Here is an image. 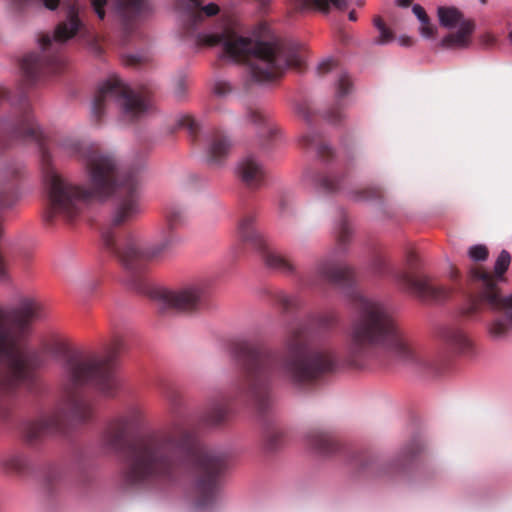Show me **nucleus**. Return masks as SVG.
Listing matches in <instances>:
<instances>
[{"label":"nucleus","mask_w":512,"mask_h":512,"mask_svg":"<svg viewBox=\"0 0 512 512\" xmlns=\"http://www.w3.org/2000/svg\"><path fill=\"white\" fill-rule=\"evenodd\" d=\"M2 130L12 140L34 143L38 147L47 194L44 214L47 223L53 224L56 219L73 223L92 200L106 201L116 196L118 202L110 225L102 231V240L106 249L129 273L130 287L138 293L151 294L162 310L191 313L204 305L208 295L205 282L187 284L178 289L152 290L145 276L148 264L164 260L176 244L174 230L182 227L186 221L183 209L178 206L166 209V227L159 243L147 244L133 234L120 236L116 227L134 221L142 212L139 178L135 172L123 171L115 155L96 144H83L76 139L64 138L58 141L57 148L83 163L88 185L75 184L62 177L53 166L48 140L35 123L25 96L19 100L17 117L5 120Z\"/></svg>","instance_id":"obj_1"},{"label":"nucleus","mask_w":512,"mask_h":512,"mask_svg":"<svg viewBox=\"0 0 512 512\" xmlns=\"http://www.w3.org/2000/svg\"><path fill=\"white\" fill-rule=\"evenodd\" d=\"M144 425V410L132 405L112 419L102 435L105 448L125 454L124 485L133 489H157L175 483L193 469L194 505L200 509L213 507L220 497L227 455L201 447L186 421L180 418L129 441V436Z\"/></svg>","instance_id":"obj_2"},{"label":"nucleus","mask_w":512,"mask_h":512,"mask_svg":"<svg viewBox=\"0 0 512 512\" xmlns=\"http://www.w3.org/2000/svg\"><path fill=\"white\" fill-rule=\"evenodd\" d=\"M306 324H300L287 333L284 350L274 351L264 344L241 340L234 344V355L241 367V377L235 384L240 396L251 400L260 411L271 403V382L282 377L294 386L305 388L321 380L337 368L334 351L324 345L310 346L309 328L330 331L338 324L335 311L311 313Z\"/></svg>","instance_id":"obj_3"},{"label":"nucleus","mask_w":512,"mask_h":512,"mask_svg":"<svg viewBox=\"0 0 512 512\" xmlns=\"http://www.w3.org/2000/svg\"><path fill=\"white\" fill-rule=\"evenodd\" d=\"M316 275L320 281L345 290L356 312L347 334L346 360L349 365L388 364L394 359L404 364L427 366L422 354L399 330L389 309L355 288L353 268L334 259H322L316 266Z\"/></svg>","instance_id":"obj_4"},{"label":"nucleus","mask_w":512,"mask_h":512,"mask_svg":"<svg viewBox=\"0 0 512 512\" xmlns=\"http://www.w3.org/2000/svg\"><path fill=\"white\" fill-rule=\"evenodd\" d=\"M122 338L115 337L108 348L107 357L99 358L82 351L67 352L61 365V389L64 408H57L36 420L22 425V436L26 443L35 445L49 434L61 430L65 418L85 422L93 417L92 402L81 392L84 386H92L106 397H114L118 391V380L109 365L124 350Z\"/></svg>","instance_id":"obj_5"},{"label":"nucleus","mask_w":512,"mask_h":512,"mask_svg":"<svg viewBox=\"0 0 512 512\" xmlns=\"http://www.w3.org/2000/svg\"><path fill=\"white\" fill-rule=\"evenodd\" d=\"M200 45H221L223 55L236 63L246 64L254 81L272 82L283 76L288 68L301 70L303 59L298 49L286 42L253 41L232 29L218 34L197 35Z\"/></svg>","instance_id":"obj_6"},{"label":"nucleus","mask_w":512,"mask_h":512,"mask_svg":"<svg viewBox=\"0 0 512 512\" xmlns=\"http://www.w3.org/2000/svg\"><path fill=\"white\" fill-rule=\"evenodd\" d=\"M511 263V255L502 250L498 255L493 272L476 266L470 270L468 282L472 290L463 314L476 317L484 311L492 312L496 318L489 326L493 338H502L512 328V294L504 296L498 286L505 281V272Z\"/></svg>","instance_id":"obj_7"},{"label":"nucleus","mask_w":512,"mask_h":512,"mask_svg":"<svg viewBox=\"0 0 512 512\" xmlns=\"http://www.w3.org/2000/svg\"><path fill=\"white\" fill-rule=\"evenodd\" d=\"M82 26L78 9L73 5L69 8L67 19L56 26L52 36H41V51L28 53L21 59L22 84L29 87L39 81L45 73H60L66 63L62 55L63 44L73 38Z\"/></svg>","instance_id":"obj_8"},{"label":"nucleus","mask_w":512,"mask_h":512,"mask_svg":"<svg viewBox=\"0 0 512 512\" xmlns=\"http://www.w3.org/2000/svg\"><path fill=\"white\" fill-rule=\"evenodd\" d=\"M112 105H116L119 115L126 122L144 117L151 109L146 94L134 91L120 78L111 77L98 88L91 107V118L100 124Z\"/></svg>","instance_id":"obj_9"},{"label":"nucleus","mask_w":512,"mask_h":512,"mask_svg":"<svg viewBox=\"0 0 512 512\" xmlns=\"http://www.w3.org/2000/svg\"><path fill=\"white\" fill-rule=\"evenodd\" d=\"M237 231L242 243L262 254L263 261L268 268L287 275L295 272V266L289 258L268 247L264 235L256 226L254 214L243 215L239 220Z\"/></svg>","instance_id":"obj_10"},{"label":"nucleus","mask_w":512,"mask_h":512,"mask_svg":"<svg viewBox=\"0 0 512 512\" xmlns=\"http://www.w3.org/2000/svg\"><path fill=\"white\" fill-rule=\"evenodd\" d=\"M409 271H399L393 274L396 283L405 291H408L423 301H440L450 295V290L425 274H416L417 255H407Z\"/></svg>","instance_id":"obj_11"},{"label":"nucleus","mask_w":512,"mask_h":512,"mask_svg":"<svg viewBox=\"0 0 512 512\" xmlns=\"http://www.w3.org/2000/svg\"><path fill=\"white\" fill-rule=\"evenodd\" d=\"M438 17L441 26L454 28L459 25L457 32L449 33L442 41L441 46L445 49H464L471 43V35L474 32L475 24L470 19H464L462 13L455 7H439Z\"/></svg>","instance_id":"obj_12"},{"label":"nucleus","mask_w":512,"mask_h":512,"mask_svg":"<svg viewBox=\"0 0 512 512\" xmlns=\"http://www.w3.org/2000/svg\"><path fill=\"white\" fill-rule=\"evenodd\" d=\"M237 179L247 188L259 189L265 181L266 170L254 156L247 155L239 160L235 168Z\"/></svg>","instance_id":"obj_13"},{"label":"nucleus","mask_w":512,"mask_h":512,"mask_svg":"<svg viewBox=\"0 0 512 512\" xmlns=\"http://www.w3.org/2000/svg\"><path fill=\"white\" fill-rule=\"evenodd\" d=\"M26 172L22 163H11L6 166L1 179L7 184L0 185V211L13 208L19 200V195L12 182L21 179Z\"/></svg>","instance_id":"obj_14"},{"label":"nucleus","mask_w":512,"mask_h":512,"mask_svg":"<svg viewBox=\"0 0 512 512\" xmlns=\"http://www.w3.org/2000/svg\"><path fill=\"white\" fill-rule=\"evenodd\" d=\"M193 9L187 10L182 16V29L185 35L192 36L196 33L205 16H215L219 13V7L215 3L201 6L202 0H189Z\"/></svg>","instance_id":"obj_15"},{"label":"nucleus","mask_w":512,"mask_h":512,"mask_svg":"<svg viewBox=\"0 0 512 512\" xmlns=\"http://www.w3.org/2000/svg\"><path fill=\"white\" fill-rule=\"evenodd\" d=\"M232 144L231 140L220 130H213L208 137L207 160L211 165H222L227 159Z\"/></svg>","instance_id":"obj_16"},{"label":"nucleus","mask_w":512,"mask_h":512,"mask_svg":"<svg viewBox=\"0 0 512 512\" xmlns=\"http://www.w3.org/2000/svg\"><path fill=\"white\" fill-rule=\"evenodd\" d=\"M352 89V82L346 73H341L336 83L335 103L327 111L326 118L332 124H339L345 118L344 109L346 102L343 98L349 94Z\"/></svg>","instance_id":"obj_17"},{"label":"nucleus","mask_w":512,"mask_h":512,"mask_svg":"<svg viewBox=\"0 0 512 512\" xmlns=\"http://www.w3.org/2000/svg\"><path fill=\"white\" fill-rule=\"evenodd\" d=\"M248 117L253 123L260 125L258 136L263 147H268L277 139L279 134L278 127L261 111L250 109L248 111Z\"/></svg>","instance_id":"obj_18"},{"label":"nucleus","mask_w":512,"mask_h":512,"mask_svg":"<svg viewBox=\"0 0 512 512\" xmlns=\"http://www.w3.org/2000/svg\"><path fill=\"white\" fill-rule=\"evenodd\" d=\"M443 340L453 349L468 353L472 348V342L467 334L458 327H447L442 331Z\"/></svg>","instance_id":"obj_19"},{"label":"nucleus","mask_w":512,"mask_h":512,"mask_svg":"<svg viewBox=\"0 0 512 512\" xmlns=\"http://www.w3.org/2000/svg\"><path fill=\"white\" fill-rule=\"evenodd\" d=\"M307 441L311 448L321 454L332 453L338 447V443L332 435L320 430L310 431L307 435Z\"/></svg>","instance_id":"obj_20"},{"label":"nucleus","mask_w":512,"mask_h":512,"mask_svg":"<svg viewBox=\"0 0 512 512\" xmlns=\"http://www.w3.org/2000/svg\"><path fill=\"white\" fill-rule=\"evenodd\" d=\"M300 144L307 149H315L321 158H329L333 155L332 149L325 143L322 136L315 132L309 131L300 138Z\"/></svg>","instance_id":"obj_21"},{"label":"nucleus","mask_w":512,"mask_h":512,"mask_svg":"<svg viewBox=\"0 0 512 512\" xmlns=\"http://www.w3.org/2000/svg\"><path fill=\"white\" fill-rule=\"evenodd\" d=\"M229 411L225 399L214 401L205 415V421L210 425H219L226 420Z\"/></svg>","instance_id":"obj_22"},{"label":"nucleus","mask_w":512,"mask_h":512,"mask_svg":"<svg viewBox=\"0 0 512 512\" xmlns=\"http://www.w3.org/2000/svg\"><path fill=\"white\" fill-rule=\"evenodd\" d=\"M298 9H317L328 11L329 5L333 4L337 9L344 10L347 7L346 0H293Z\"/></svg>","instance_id":"obj_23"},{"label":"nucleus","mask_w":512,"mask_h":512,"mask_svg":"<svg viewBox=\"0 0 512 512\" xmlns=\"http://www.w3.org/2000/svg\"><path fill=\"white\" fill-rule=\"evenodd\" d=\"M271 298L281 306L284 312L298 310L302 306V300L297 295H288L281 290L271 292Z\"/></svg>","instance_id":"obj_24"},{"label":"nucleus","mask_w":512,"mask_h":512,"mask_svg":"<svg viewBox=\"0 0 512 512\" xmlns=\"http://www.w3.org/2000/svg\"><path fill=\"white\" fill-rule=\"evenodd\" d=\"M384 191L380 187H365L350 193L352 200L357 202H382L384 200Z\"/></svg>","instance_id":"obj_25"},{"label":"nucleus","mask_w":512,"mask_h":512,"mask_svg":"<svg viewBox=\"0 0 512 512\" xmlns=\"http://www.w3.org/2000/svg\"><path fill=\"white\" fill-rule=\"evenodd\" d=\"M316 182L323 191L336 192L342 188L344 177H340L332 172H327L318 175Z\"/></svg>","instance_id":"obj_26"},{"label":"nucleus","mask_w":512,"mask_h":512,"mask_svg":"<svg viewBox=\"0 0 512 512\" xmlns=\"http://www.w3.org/2000/svg\"><path fill=\"white\" fill-rule=\"evenodd\" d=\"M120 8L128 20L140 17L147 8L145 0H120Z\"/></svg>","instance_id":"obj_27"},{"label":"nucleus","mask_w":512,"mask_h":512,"mask_svg":"<svg viewBox=\"0 0 512 512\" xmlns=\"http://www.w3.org/2000/svg\"><path fill=\"white\" fill-rule=\"evenodd\" d=\"M1 465L6 472L22 473L27 468V459L22 454H10L1 460Z\"/></svg>","instance_id":"obj_28"},{"label":"nucleus","mask_w":512,"mask_h":512,"mask_svg":"<svg viewBox=\"0 0 512 512\" xmlns=\"http://www.w3.org/2000/svg\"><path fill=\"white\" fill-rule=\"evenodd\" d=\"M352 232L345 218H342L336 230V252H345L351 240Z\"/></svg>","instance_id":"obj_29"},{"label":"nucleus","mask_w":512,"mask_h":512,"mask_svg":"<svg viewBox=\"0 0 512 512\" xmlns=\"http://www.w3.org/2000/svg\"><path fill=\"white\" fill-rule=\"evenodd\" d=\"M413 13L421 22L420 32L426 38H432L435 34L436 28L430 23L429 17L424 8L418 4L413 6Z\"/></svg>","instance_id":"obj_30"},{"label":"nucleus","mask_w":512,"mask_h":512,"mask_svg":"<svg viewBox=\"0 0 512 512\" xmlns=\"http://www.w3.org/2000/svg\"><path fill=\"white\" fill-rule=\"evenodd\" d=\"M374 25L380 33L379 37L375 40V43L384 45L394 40L393 31L385 25L381 17L377 16L374 18Z\"/></svg>","instance_id":"obj_31"},{"label":"nucleus","mask_w":512,"mask_h":512,"mask_svg":"<svg viewBox=\"0 0 512 512\" xmlns=\"http://www.w3.org/2000/svg\"><path fill=\"white\" fill-rule=\"evenodd\" d=\"M371 269L372 271L380 276L386 275L389 273V268L387 261L382 255H375L371 261Z\"/></svg>","instance_id":"obj_32"},{"label":"nucleus","mask_w":512,"mask_h":512,"mask_svg":"<svg viewBox=\"0 0 512 512\" xmlns=\"http://www.w3.org/2000/svg\"><path fill=\"white\" fill-rule=\"evenodd\" d=\"M177 124L180 128L187 129L191 135H193V136L197 135V132L199 130V125L193 117H191L189 115L181 116L178 119Z\"/></svg>","instance_id":"obj_33"},{"label":"nucleus","mask_w":512,"mask_h":512,"mask_svg":"<svg viewBox=\"0 0 512 512\" xmlns=\"http://www.w3.org/2000/svg\"><path fill=\"white\" fill-rule=\"evenodd\" d=\"M424 446L422 441L419 438L413 439L409 444H407L404 448V457L406 459H411L419 454L423 450Z\"/></svg>","instance_id":"obj_34"},{"label":"nucleus","mask_w":512,"mask_h":512,"mask_svg":"<svg viewBox=\"0 0 512 512\" xmlns=\"http://www.w3.org/2000/svg\"><path fill=\"white\" fill-rule=\"evenodd\" d=\"M189 87V81L185 76H180L175 80L174 83V95L178 100L185 98L187 89Z\"/></svg>","instance_id":"obj_35"},{"label":"nucleus","mask_w":512,"mask_h":512,"mask_svg":"<svg viewBox=\"0 0 512 512\" xmlns=\"http://www.w3.org/2000/svg\"><path fill=\"white\" fill-rule=\"evenodd\" d=\"M488 254V249L484 245H475L469 249V256L475 261L486 260Z\"/></svg>","instance_id":"obj_36"},{"label":"nucleus","mask_w":512,"mask_h":512,"mask_svg":"<svg viewBox=\"0 0 512 512\" xmlns=\"http://www.w3.org/2000/svg\"><path fill=\"white\" fill-rule=\"evenodd\" d=\"M266 442L269 449H275L281 440L282 434L276 429L269 430L266 434Z\"/></svg>","instance_id":"obj_37"},{"label":"nucleus","mask_w":512,"mask_h":512,"mask_svg":"<svg viewBox=\"0 0 512 512\" xmlns=\"http://www.w3.org/2000/svg\"><path fill=\"white\" fill-rule=\"evenodd\" d=\"M62 478V472L56 468H50L45 476V481L48 486H52L55 482Z\"/></svg>","instance_id":"obj_38"},{"label":"nucleus","mask_w":512,"mask_h":512,"mask_svg":"<svg viewBox=\"0 0 512 512\" xmlns=\"http://www.w3.org/2000/svg\"><path fill=\"white\" fill-rule=\"evenodd\" d=\"M232 91V86L226 81H217L214 85V92L219 96H225Z\"/></svg>","instance_id":"obj_39"},{"label":"nucleus","mask_w":512,"mask_h":512,"mask_svg":"<svg viewBox=\"0 0 512 512\" xmlns=\"http://www.w3.org/2000/svg\"><path fill=\"white\" fill-rule=\"evenodd\" d=\"M107 0H91V5L100 20L105 17V6Z\"/></svg>","instance_id":"obj_40"},{"label":"nucleus","mask_w":512,"mask_h":512,"mask_svg":"<svg viewBox=\"0 0 512 512\" xmlns=\"http://www.w3.org/2000/svg\"><path fill=\"white\" fill-rule=\"evenodd\" d=\"M298 114L303 117L306 121H311L312 109L308 103H301L297 107Z\"/></svg>","instance_id":"obj_41"},{"label":"nucleus","mask_w":512,"mask_h":512,"mask_svg":"<svg viewBox=\"0 0 512 512\" xmlns=\"http://www.w3.org/2000/svg\"><path fill=\"white\" fill-rule=\"evenodd\" d=\"M336 66V62L334 60H326V61H323L319 64L318 66V73L320 75H324L328 72H330L331 70H333V68Z\"/></svg>","instance_id":"obj_42"},{"label":"nucleus","mask_w":512,"mask_h":512,"mask_svg":"<svg viewBox=\"0 0 512 512\" xmlns=\"http://www.w3.org/2000/svg\"><path fill=\"white\" fill-rule=\"evenodd\" d=\"M481 41H482V44H483V45H485V46H487V47H490V46H492V45H494V44H495L496 39H495V37H494L493 35H491V34H485V35L482 37Z\"/></svg>","instance_id":"obj_43"},{"label":"nucleus","mask_w":512,"mask_h":512,"mask_svg":"<svg viewBox=\"0 0 512 512\" xmlns=\"http://www.w3.org/2000/svg\"><path fill=\"white\" fill-rule=\"evenodd\" d=\"M44 6L49 10H56L59 6L60 0H42Z\"/></svg>","instance_id":"obj_44"},{"label":"nucleus","mask_w":512,"mask_h":512,"mask_svg":"<svg viewBox=\"0 0 512 512\" xmlns=\"http://www.w3.org/2000/svg\"><path fill=\"white\" fill-rule=\"evenodd\" d=\"M140 58L138 56H135V55H130L127 57V64L129 65H137L140 63Z\"/></svg>","instance_id":"obj_45"},{"label":"nucleus","mask_w":512,"mask_h":512,"mask_svg":"<svg viewBox=\"0 0 512 512\" xmlns=\"http://www.w3.org/2000/svg\"><path fill=\"white\" fill-rule=\"evenodd\" d=\"M399 41L402 46H410L413 43L410 37H401Z\"/></svg>","instance_id":"obj_46"},{"label":"nucleus","mask_w":512,"mask_h":512,"mask_svg":"<svg viewBox=\"0 0 512 512\" xmlns=\"http://www.w3.org/2000/svg\"><path fill=\"white\" fill-rule=\"evenodd\" d=\"M412 2L413 0H397V4L401 7H408Z\"/></svg>","instance_id":"obj_47"},{"label":"nucleus","mask_w":512,"mask_h":512,"mask_svg":"<svg viewBox=\"0 0 512 512\" xmlns=\"http://www.w3.org/2000/svg\"><path fill=\"white\" fill-rule=\"evenodd\" d=\"M8 96V91L5 88L0 87V103L5 100Z\"/></svg>","instance_id":"obj_48"},{"label":"nucleus","mask_w":512,"mask_h":512,"mask_svg":"<svg viewBox=\"0 0 512 512\" xmlns=\"http://www.w3.org/2000/svg\"><path fill=\"white\" fill-rule=\"evenodd\" d=\"M348 18L351 21H356L357 20L356 12L354 10L350 11L348 14Z\"/></svg>","instance_id":"obj_49"},{"label":"nucleus","mask_w":512,"mask_h":512,"mask_svg":"<svg viewBox=\"0 0 512 512\" xmlns=\"http://www.w3.org/2000/svg\"><path fill=\"white\" fill-rule=\"evenodd\" d=\"M303 284L307 286H312L314 283L310 282L308 279H303Z\"/></svg>","instance_id":"obj_50"},{"label":"nucleus","mask_w":512,"mask_h":512,"mask_svg":"<svg viewBox=\"0 0 512 512\" xmlns=\"http://www.w3.org/2000/svg\"><path fill=\"white\" fill-rule=\"evenodd\" d=\"M457 276H458V271L454 269V270L451 272V278L455 279Z\"/></svg>","instance_id":"obj_51"},{"label":"nucleus","mask_w":512,"mask_h":512,"mask_svg":"<svg viewBox=\"0 0 512 512\" xmlns=\"http://www.w3.org/2000/svg\"><path fill=\"white\" fill-rule=\"evenodd\" d=\"M55 349H56V350H58V351H60V350H62V349H63V345H62V344H60V343H57V344H55Z\"/></svg>","instance_id":"obj_52"},{"label":"nucleus","mask_w":512,"mask_h":512,"mask_svg":"<svg viewBox=\"0 0 512 512\" xmlns=\"http://www.w3.org/2000/svg\"><path fill=\"white\" fill-rule=\"evenodd\" d=\"M284 208H285V201L282 199V200L280 201V209L283 211V210H284Z\"/></svg>","instance_id":"obj_53"},{"label":"nucleus","mask_w":512,"mask_h":512,"mask_svg":"<svg viewBox=\"0 0 512 512\" xmlns=\"http://www.w3.org/2000/svg\"><path fill=\"white\" fill-rule=\"evenodd\" d=\"M356 4L358 6H362V5H364V1L363 0H357Z\"/></svg>","instance_id":"obj_54"},{"label":"nucleus","mask_w":512,"mask_h":512,"mask_svg":"<svg viewBox=\"0 0 512 512\" xmlns=\"http://www.w3.org/2000/svg\"><path fill=\"white\" fill-rule=\"evenodd\" d=\"M509 38H510V40L512 42V31L509 33Z\"/></svg>","instance_id":"obj_55"},{"label":"nucleus","mask_w":512,"mask_h":512,"mask_svg":"<svg viewBox=\"0 0 512 512\" xmlns=\"http://www.w3.org/2000/svg\"><path fill=\"white\" fill-rule=\"evenodd\" d=\"M481 3L485 4L487 2V0H480Z\"/></svg>","instance_id":"obj_56"}]
</instances>
